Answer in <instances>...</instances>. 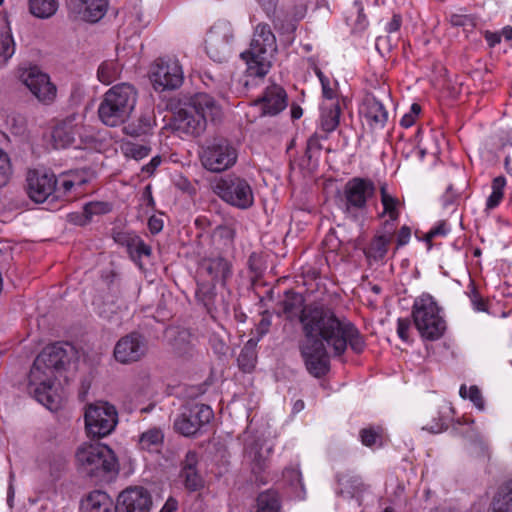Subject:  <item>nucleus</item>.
I'll return each mask as SVG.
<instances>
[{"label": "nucleus", "mask_w": 512, "mask_h": 512, "mask_svg": "<svg viewBox=\"0 0 512 512\" xmlns=\"http://www.w3.org/2000/svg\"><path fill=\"white\" fill-rule=\"evenodd\" d=\"M469 21L470 19L467 15L461 14H451L449 18V22L455 27L465 26Z\"/></svg>", "instance_id": "obj_61"}, {"label": "nucleus", "mask_w": 512, "mask_h": 512, "mask_svg": "<svg viewBox=\"0 0 512 512\" xmlns=\"http://www.w3.org/2000/svg\"><path fill=\"white\" fill-rule=\"evenodd\" d=\"M323 245L327 247L329 251H336L340 246V241L337 238L334 231H330L323 240Z\"/></svg>", "instance_id": "obj_55"}, {"label": "nucleus", "mask_w": 512, "mask_h": 512, "mask_svg": "<svg viewBox=\"0 0 512 512\" xmlns=\"http://www.w3.org/2000/svg\"><path fill=\"white\" fill-rule=\"evenodd\" d=\"M361 112L372 130H381L385 127L388 120V112L384 105L374 96L365 97Z\"/></svg>", "instance_id": "obj_23"}, {"label": "nucleus", "mask_w": 512, "mask_h": 512, "mask_svg": "<svg viewBox=\"0 0 512 512\" xmlns=\"http://www.w3.org/2000/svg\"><path fill=\"white\" fill-rule=\"evenodd\" d=\"M402 24V18L398 14H394L392 19L386 25V31L388 33L397 32Z\"/></svg>", "instance_id": "obj_59"}, {"label": "nucleus", "mask_w": 512, "mask_h": 512, "mask_svg": "<svg viewBox=\"0 0 512 512\" xmlns=\"http://www.w3.org/2000/svg\"><path fill=\"white\" fill-rule=\"evenodd\" d=\"M212 409L202 403L186 405L174 421L175 430L183 436L196 435L213 418Z\"/></svg>", "instance_id": "obj_13"}, {"label": "nucleus", "mask_w": 512, "mask_h": 512, "mask_svg": "<svg viewBox=\"0 0 512 512\" xmlns=\"http://www.w3.org/2000/svg\"><path fill=\"white\" fill-rule=\"evenodd\" d=\"M214 192L226 203L247 209L254 203L252 188L247 180L236 175L220 178L214 186Z\"/></svg>", "instance_id": "obj_9"}, {"label": "nucleus", "mask_w": 512, "mask_h": 512, "mask_svg": "<svg viewBox=\"0 0 512 512\" xmlns=\"http://www.w3.org/2000/svg\"><path fill=\"white\" fill-rule=\"evenodd\" d=\"M161 161L162 160L160 156H155L150 160L148 164H146L143 167L142 170L148 174H152L156 170V168L161 164Z\"/></svg>", "instance_id": "obj_63"}, {"label": "nucleus", "mask_w": 512, "mask_h": 512, "mask_svg": "<svg viewBox=\"0 0 512 512\" xmlns=\"http://www.w3.org/2000/svg\"><path fill=\"white\" fill-rule=\"evenodd\" d=\"M108 8V0H67V9L74 19L95 23L101 20Z\"/></svg>", "instance_id": "obj_19"}, {"label": "nucleus", "mask_w": 512, "mask_h": 512, "mask_svg": "<svg viewBox=\"0 0 512 512\" xmlns=\"http://www.w3.org/2000/svg\"><path fill=\"white\" fill-rule=\"evenodd\" d=\"M112 506L111 498L102 491H93L82 501L84 512H111Z\"/></svg>", "instance_id": "obj_26"}, {"label": "nucleus", "mask_w": 512, "mask_h": 512, "mask_svg": "<svg viewBox=\"0 0 512 512\" xmlns=\"http://www.w3.org/2000/svg\"><path fill=\"white\" fill-rule=\"evenodd\" d=\"M164 439V434L159 428H150L143 432L139 437L141 449L150 452L159 451Z\"/></svg>", "instance_id": "obj_29"}, {"label": "nucleus", "mask_w": 512, "mask_h": 512, "mask_svg": "<svg viewBox=\"0 0 512 512\" xmlns=\"http://www.w3.org/2000/svg\"><path fill=\"white\" fill-rule=\"evenodd\" d=\"M459 395L463 399H469L474 406L480 411L484 410L485 402L480 389L476 385H472L467 388L466 385H461L459 389Z\"/></svg>", "instance_id": "obj_39"}, {"label": "nucleus", "mask_w": 512, "mask_h": 512, "mask_svg": "<svg viewBox=\"0 0 512 512\" xmlns=\"http://www.w3.org/2000/svg\"><path fill=\"white\" fill-rule=\"evenodd\" d=\"M304 338L299 350L307 371L316 378L330 370L329 347L334 356H342L349 345L355 353L365 349V340L356 326L346 318H339L326 306L309 305L300 315Z\"/></svg>", "instance_id": "obj_1"}, {"label": "nucleus", "mask_w": 512, "mask_h": 512, "mask_svg": "<svg viewBox=\"0 0 512 512\" xmlns=\"http://www.w3.org/2000/svg\"><path fill=\"white\" fill-rule=\"evenodd\" d=\"M209 343L217 354H225L228 350L225 341L216 334L210 336Z\"/></svg>", "instance_id": "obj_53"}, {"label": "nucleus", "mask_w": 512, "mask_h": 512, "mask_svg": "<svg viewBox=\"0 0 512 512\" xmlns=\"http://www.w3.org/2000/svg\"><path fill=\"white\" fill-rule=\"evenodd\" d=\"M21 81L30 92L42 103L50 104L56 97V86L50 77L38 67H30L21 74Z\"/></svg>", "instance_id": "obj_17"}, {"label": "nucleus", "mask_w": 512, "mask_h": 512, "mask_svg": "<svg viewBox=\"0 0 512 512\" xmlns=\"http://www.w3.org/2000/svg\"><path fill=\"white\" fill-rule=\"evenodd\" d=\"M111 211V205L104 201H93L85 204L83 208L84 221L79 224L84 225L88 221L92 220L94 216L103 215Z\"/></svg>", "instance_id": "obj_36"}, {"label": "nucleus", "mask_w": 512, "mask_h": 512, "mask_svg": "<svg viewBox=\"0 0 512 512\" xmlns=\"http://www.w3.org/2000/svg\"><path fill=\"white\" fill-rule=\"evenodd\" d=\"M26 181L28 196L36 203L59 197L56 195L58 180L53 173L31 170L27 174Z\"/></svg>", "instance_id": "obj_15"}, {"label": "nucleus", "mask_w": 512, "mask_h": 512, "mask_svg": "<svg viewBox=\"0 0 512 512\" xmlns=\"http://www.w3.org/2000/svg\"><path fill=\"white\" fill-rule=\"evenodd\" d=\"M84 418L88 434L105 437L114 430L118 414L113 405L99 401L87 407Z\"/></svg>", "instance_id": "obj_11"}, {"label": "nucleus", "mask_w": 512, "mask_h": 512, "mask_svg": "<svg viewBox=\"0 0 512 512\" xmlns=\"http://www.w3.org/2000/svg\"><path fill=\"white\" fill-rule=\"evenodd\" d=\"M195 295L197 301L203 304L209 313H212L215 309V283L205 282L204 280L199 282Z\"/></svg>", "instance_id": "obj_30"}, {"label": "nucleus", "mask_w": 512, "mask_h": 512, "mask_svg": "<svg viewBox=\"0 0 512 512\" xmlns=\"http://www.w3.org/2000/svg\"><path fill=\"white\" fill-rule=\"evenodd\" d=\"M321 86L324 98L323 102H333L334 104H341L337 90L331 86L330 80H322Z\"/></svg>", "instance_id": "obj_49"}, {"label": "nucleus", "mask_w": 512, "mask_h": 512, "mask_svg": "<svg viewBox=\"0 0 512 512\" xmlns=\"http://www.w3.org/2000/svg\"><path fill=\"white\" fill-rule=\"evenodd\" d=\"M76 460L80 468L88 475L94 476L101 472H112L117 469L114 452L101 443H84L76 452Z\"/></svg>", "instance_id": "obj_7"}, {"label": "nucleus", "mask_w": 512, "mask_h": 512, "mask_svg": "<svg viewBox=\"0 0 512 512\" xmlns=\"http://www.w3.org/2000/svg\"><path fill=\"white\" fill-rule=\"evenodd\" d=\"M280 305L283 314L289 320H293L297 317L300 319L302 311L306 308L304 307L303 297L298 293L290 291L285 293L284 299L281 301Z\"/></svg>", "instance_id": "obj_27"}, {"label": "nucleus", "mask_w": 512, "mask_h": 512, "mask_svg": "<svg viewBox=\"0 0 512 512\" xmlns=\"http://www.w3.org/2000/svg\"><path fill=\"white\" fill-rule=\"evenodd\" d=\"M277 51L276 37L268 24H258L253 33L250 47L240 54L247 65L248 76L264 77L271 68Z\"/></svg>", "instance_id": "obj_5"}, {"label": "nucleus", "mask_w": 512, "mask_h": 512, "mask_svg": "<svg viewBox=\"0 0 512 512\" xmlns=\"http://www.w3.org/2000/svg\"><path fill=\"white\" fill-rule=\"evenodd\" d=\"M15 53L13 37L8 34L0 35V64L4 65Z\"/></svg>", "instance_id": "obj_41"}, {"label": "nucleus", "mask_w": 512, "mask_h": 512, "mask_svg": "<svg viewBox=\"0 0 512 512\" xmlns=\"http://www.w3.org/2000/svg\"><path fill=\"white\" fill-rule=\"evenodd\" d=\"M506 185L504 177H496L492 182V192L487 199L486 206L488 209H493L499 205L503 198V190Z\"/></svg>", "instance_id": "obj_40"}, {"label": "nucleus", "mask_w": 512, "mask_h": 512, "mask_svg": "<svg viewBox=\"0 0 512 512\" xmlns=\"http://www.w3.org/2000/svg\"><path fill=\"white\" fill-rule=\"evenodd\" d=\"M121 150L125 157L141 160L149 155L151 148L144 144L125 142L122 144Z\"/></svg>", "instance_id": "obj_37"}, {"label": "nucleus", "mask_w": 512, "mask_h": 512, "mask_svg": "<svg viewBox=\"0 0 512 512\" xmlns=\"http://www.w3.org/2000/svg\"><path fill=\"white\" fill-rule=\"evenodd\" d=\"M448 232V228L444 222H441L437 224L435 227H433L427 234L428 239H432L436 236H443L446 235Z\"/></svg>", "instance_id": "obj_58"}, {"label": "nucleus", "mask_w": 512, "mask_h": 512, "mask_svg": "<svg viewBox=\"0 0 512 512\" xmlns=\"http://www.w3.org/2000/svg\"><path fill=\"white\" fill-rule=\"evenodd\" d=\"M234 31L227 20L216 21L208 30L205 49L209 57L216 62H223L231 52Z\"/></svg>", "instance_id": "obj_12"}, {"label": "nucleus", "mask_w": 512, "mask_h": 512, "mask_svg": "<svg viewBox=\"0 0 512 512\" xmlns=\"http://www.w3.org/2000/svg\"><path fill=\"white\" fill-rule=\"evenodd\" d=\"M151 81L155 89L172 90L181 86L183 70L176 59H158L151 70Z\"/></svg>", "instance_id": "obj_14"}, {"label": "nucleus", "mask_w": 512, "mask_h": 512, "mask_svg": "<svg viewBox=\"0 0 512 512\" xmlns=\"http://www.w3.org/2000/svg\"><path fill=\"white\" fill-rule=\"evenodd\" d=\"M215 236L223 238L231 243L234 238V231L230 227L220 226L216 229Z\"/></svg>", "instance_id": "obj_57"}, {"label": "nucleus", "mask_w": 512, "mask_h": 512, "mask_svg": "<svg viewBox=\"0 0 512 512\" xmlns=\"http://www.w3.org/2000/svg\"><path fill=\"white\" fill-rule=\"evenodd\" d=\"M231 275V266L223 257L203 259L199 266V276L211 283L222 282Z\"/></svg>", "instance_id": "obj_22"}, {"label": "nucleus", "mask_w": 512, "mask_h": 512, "mask_svg": "<svg viewBox=\"0 0 512 512\" xmlns=\"http://www.w3.org/2000/svg\"><path fill=\"white\" fill-rule=\"evenodd\" d=\"M148 351L145 337L137 332L121 337L115 344L113 355L121 364H131L141 360Z\"/></svg>", "instance_id": "obj_16"}, {"label": "nucleus", "mask_w": 512, "mask_h": 512, "mask_svg": "<svg viewBox=\"0 0 512 512\" xmlns=\"http://www.w3.org/2000/svg\"><path fill=\"white\" fill-rule=\"evenodd\" d=\"M245 453L248 459L254 464L253 469L262 470L265 467L267 455L269 450L265 452L262 450V446L258 442L246 443Z\"/></svg>", "instance_id": "obj_35"}, {"label": "nucleus", "mask_w": 512, "mask_h": 512, "mask_svg": "<svg viewBox=\"0 0 512 512\" xmlns=\"http://www.w3.org/2000/svg\"><path fill=\"white\" fill-rule=\"evenodd\" d=\"M137 102V91L129 83L114 85L103 95L98 107V116L103 124L116 127L131 116Z\"/></svg>", "instance_id": "obj_4"}, {"label": "nucleus", "mask_w": 512, "mask_h": 512, "mask_svg": "<svg viewBox=\"0 0 512 512\" xmlns=\"http://www.w3.org/2000/svg\"><path fill=\"white\" fill-rule=\"evenodd\" d=\"M341 104L333 102H322L320 114V128L326 132H333L339 125Z\"/></svg>", "instance_id": "obj_25"}, {"label": "nucleus", "mask_w": 512, "mask_h": 512, "mask_svg": "<svg viewBox=\"0 0 512 512\" xmlns=\"http://www.w3.org/2000/svg\"><path fill=\"white\" fill-rule=\"evenodd\" d=\"M283 479L294 488H303L301 472L297 468H286L283 471Z\"/></svg>", "instance_id": "obj_48"}, {"label": "nucleus", "mask_w": 512, "mask_h": 512, "mask_svg": "<svg viewBox=\"0 0 512 512\" xmlns=\"http://www.w3.org/2000/svg\"><path fill=\"white\" fill-rule=\"evenodd\" d=\"M410 320L408 318H399L397 321V334L403 340L409 339Z\"/></svg>", "instance_id": "obj_54"}, {"label": "nucleus", "mask_w": 512, "mask_h": 512, "mask_svg": "<svg viewBox=\"0 0 512 512\" xmlns=\"http://www.w3.org/2000/svg\"><path fill=\"white\" fill-rule=\"evenodd\" d=\"M237 150L223 138L207 142L200 153V160L205 169L222 172L232 167L237 161Z\"/></svg>", "instance_id": "obj_10"}, {"label": "nucleus", "mask_w": 512, "mask_h": 512, "mask_svg": "<svg viewBox=\"0 0 512 512\" xmlns=\"http://www.w3.org/2000/svg\"><path fill=\"white\" fill-rule=\"evenodd\" d=\"M58 0H29L31 14L40 19L52 17L58 10Z\"/></svg>", "instance_id": "obj_28"}, {"label": "nucleus", "mask_w": 512, "mask_h": 512, "mask_svg": "<svg viewBox=\"0 0 512 512\" xmlns=\"http://www.w3.org/2000/svg\"><path fill=\"white\" fill-rule=\"evenodd\" d=\"M148 227L152 234H157L163 228V221L156 216H151L148 220Z\"/></svg>", "instance_id": "obj_60"}, {"label": "nucleus", "mask_w": 512, "mask_h": 512, "mask_svg": "<svg viewBox=\"0 0 512 512\" xmlns=\"http://www.w3.org/2000/svg\"><path fill=\"white\" fill-rule=\"evenodd\" d=\"M139 128H136L135 123H130L124 127V132L127 135L138 137L146 134L151 129V118L149 116H141L138 119Z\"/></svg>", "instance_id": "obj_42"}, {"label": "nucleus", "mask_w": 512, "mask_h": 512, "mask_svg": "<svg viewBox=\"0 0 512 512\" xmlns=\"http://www.w3.org/2000/svg\"><path fill=\"white\" fill-rule=\"evenodd\" d=\"M381 194V203L383 205V213L382 215H388L389 219L387 221L392 222L393 224L399 218V200L387 192L386 185H382L380 188Z\"/></svg>", "instance_id": "obj_31"}, {"label": "nucleus", "mask_w": 512, "mask_h": 512, "mask_svg": "<svg viewBox=\"0 0 512 512\" xmlns=\"http://www.w3.org/2000/svg\"><path fill=\"white\" fill-rule=\"evenodd\" d=\"M74 347L69 343L57 342L45 347L36 357L29 374V392L47 409L57 410L62 396L55 386L57 374L74 356Z\"/></svg>", "instance_id": "obj_2"}, {"label": "nucleus", "mask_w": 512, "mask_h": 512, "mask_svg": "<svg viewBox=\"0 0 512 512\" xmlns=\"http://www.w3.org/2000/svg\"><path fill=\"white\" fill-rule=\"evenodd\" d=\"M412 318L420 336L425 340L436 341L446 331V321L441 315V308L429 293H422L415 298Z\"/></svg>", "instance_id": "obj_6"}, {"label": "nucleus", "mask_w": 512, "mask_h": 512, "mask_svg": "<svg viewBox=\"0 0 512 512\" xmlns=\"http://www.w3.org/2000/svg\"><path fill=\"white\" fill-rule=\"evenodd\" d=\"M321 149V145H320V138L317 134H313L312 136L309 137L308 141H307V150H306V153H311L312 150H320Z\"/></svg>", "instance_id": "obj_62"}, {"label": "nucleus", "mask_w": 512, "mask_h": 512, "mask_svg": "<svg viewBox=\"0 0 512 512\" xmlns=\"http://www.w3.org/2000/svg\"><path fill=\"white\" fill-rule=\"evenodd\" d=\"M120 72L121 67L118 63L115 61H105L97 70V78L101 83L109 85L119 77Z\"/></svg>", "instance_id": "obj_34"}, {"label": "nucleus", "mask_w": 512, "mask_h": 512, "mask_svg": "<svg viewBox=\"0 0 512 512\" xmlns=\"http://www.w3.org/2000/svg\"><path fill=\"white\" fill-rule=\"evenodd\" d=\"M411 238V229L409 226L404 225L400 228L396 235V249L407 245Z\"/></svg>", "instance_id": "obj_52"}, {"label": "nucleus", "mask_w": 512, "mask_h": 512, "mask_svg": "<svg viewBox=\"0 0 512 512\" xmlns=\"http://www.w3.org/2000/svg\"><path fill=\"white\" fill-rule=\"evenodd\" d=\"M221 117V108L214 98L206 93L195 94L174 117L175 130L192 136L202 134L208 121Z\"/></svg>", "instance_id": "obj_3"}, {"label": "nucleus", "mask_w": 512, "mask_h": 512, "mask_svg": "<svg viewBox=\"0 0 512 512\" xmlns=\"http://www.w3.org/2000/svg\"><path fill=\"white\" fill-rule=\"evenodd\" d=\"M83 129V116L71 114L56 125L52 136L59 146L66 147L75 142L76 136L82 135Z\"/></svg>", "instance_id": "obj_21"}, {"label": "nucleus", "mask_w": 512, "mask_h": 512, "mask_svg": "<svg viewBox=\"0 0 512 512\" xmlns=\"http://www.w3.org/2000/svg\"><path fill=\"white\" fill-rule=\"evenodd\" d=\"M395 235V225L390 221H384L383 226L372 238L365 255L369 260L381 261L389 251L390 244Z\"/></svg>", "instance_id": "obj_20"}, {"label": "nucleus", "mask_w": 512, "mask_h": 512, "mask_svg": "<svg viewBox=\"0 0 512 512\" xmlns=\"http://www.w3.org/2000/svg\"><path fill=\"white\" fill-rule=\"evenodd\" d=\"M152 497L149 491L140 486L128 487L123 490L115 505V512H149Z\"/></svg>", "instance_id": "obj_18"}, {"label": "nucleus", "mask_w": 512, "mask_h": 512, "mask_svg": "<svg viewBox=\"0 0 512 512\" xmlns=\"http://www.w3.org/2000/svg\"><path fill=\"white\" fill-rule=\"evenodd\" d=\"M360 437L363 445L371 447L377 443L380 433L374 428L369 427L361 430Z\"/></svg>", "instance_id": "obj_51"}, {"label": "nucleus", "mask_w": 512, "mask_h": 512, "mask_svg": "<svg viewBox=\"0 0 512 512\" xmlns=\"http://www.w3.org/2000/svg\"><path fill=\"white\" fill-rule=\"evenodd\" d=\"M85 180L72 178L71 176L63 177L56 186V195L62 193L63 195L71 192L75 187H81Z\"/></svg>", "instance_id": "obj_46"}, {"label": "nucleus", "mask_w": 512, "mask_h": 512, "mask_svg": "<svg viewBox=\"0 0 512 512\" xmlns=\"http://www.w3.org/2000/svg\"><path fill=\"white\" fill-rule=\"evenodd\" d=\"M178 509V502L173 498H168L160 512H176Z\"/></svg>", "instance_id": "obj_64"}, {"label": "nucleus", "mask_w": 512, "mask_h": 512, "mask_svg": "<svg viewBox=\"0 0 512 512\" xmlns=\"http://www.w3.org/2000/svg\"><path fill=\"white\" fill-rule=\"evenodd\" d=\"M181 477L184 479L185 487L191 491H196L202 487L203 481L196 469L182 470Z\"/></svg>", "instance_id": "obj_45"}, {"label": "nucleus", "mask_w": 512, "mask_h": 512, "mask_svg": "<svg viewBox=\"0 0 512 512\" xmlns=\"http://www.w3.org/2000/svg\"><path fill=\"white\" fill-rule=\"evenodd\" d=\"M256 512H280L278 493L271 490L260 493L257 498Z\"/></svg>", "instance_id": "obj_32"}, {"label": "nucleus", "mask_w": 512, "mask_h": 512, "mask_svg": "<svg viewBox=\"0 0 512 512\" xmlns=\"http://www.w3.org/2000/svg\"><path fill=\"white\" fill-rule=\"evenodd\" d=\"M127 248L130 255L135 258L151 255V247L143 242V240L136 235L127 238Z\"/></svg>", "instance_id": "obj_38"}, {"label": "nucleus", "mask_w": 512, "mask_h": 512, "mask_svg": "<svg viewBox=\"0 0 512 512\" xmlns=\"http://www.w3.org/2000/svg\"><path fill=\"white\" fill-rule=\"evenodd\" d=\"M256 104L261 106L264 114L276 115L286 108L287 94L282 87L272 85L266 88L263 96L256 101Z\"/></svg>", "instance_id": "obj_24"}, {"label": "nucleus", "mask_w": 512, "mask_h": 512, "mask_svg": "<svg viewBox=\"0 0 512 512\" xmlns=\"http://www.w3.org/2000/svg\"><path fill=\"white\" fill-rule=\"evenodd\" d=\"M467 296L469 297L473 309L478 312H486L487 304L485 300L480 296L474 282L471 280L467 287Z\"/></svg>", "instance_id": "obj_43"}, {"label": "nucleus", "mask_w": 512, "mask_h": 512, "mask_svg": "<svg viewBox=\"0 0 512 512\" xmlns=\"http://www.w3.org/2000/svg\"><path fill=\"white\" fill-rule=\"evenodd\" d=\"M490 512H512V489L507 486L499 489Z\"/></svg>", "instance_id": "obj_33"}, {"label": "nucleus", "mask_w": 512, "mask_h": 512, "mask_svg": "<svg viewBox=\"0 0 512 512\" xmlns=\"http://www.w3.org/2000/svg\"><path fill=\"white\" fill-rule=\"evenodd\" d=\"M238 365L244 372H251L255 367L256 356L252 349L244 348L238 356Z\"/></svg>", "instance_id": "obj_44"}, {"label": "nucleus", "mask_w": 512, "mask_h": 512, "mask_svg": "<svg viewBox=\"0 0 512 512\" xmlns=\"http://www.w3.org/2000/svg\"><path fill=\"white\" fill-rule=\"evenodd\" d=\"M197 462H198L197 454L193 451H189L186 454L185 460L183 462L182 470L196 469Z\"/></svg>", "instance_id": "obj_56"}, {"label": "nucleus", "mask_w": 512, "mask_h": 512, "mask_svg": "<svg viewBox=\"0 0 512 512\" xmlns=\"http://www.w3.org/2000/svg\"><path fill=\"white\" fill-rule=\"evenodd\" d=\"M421 112V107L417 103H413L410 107V111L403 115L401 118L400 124L401 126L405 128L411 127L414 123L416 118Z\"/></svg>", "instance_id": "obj_50"}, {"label": "nucleus", "mask_w": 512, "mask_h": 512, "mask_svg": "<svg viewBox=\"0 0 512 512\" xmlns=\"http://www.w3.org/2000/svg\"><path fill=\"white\" fill-rule=\"evenodd\" d=\"M12 173L8 155L0 149V186L5 185Z\"/></svg>", "instance_id": "obj_47"}, {"label": "nucleus", "mask_w": 512, "mask_h": 512, "mask_svg": "<svg viewBox=\"0 0 512 512\" xmlns=\"http://www.w3.org/2000/svg\"><path fill=\"white\" fill-rule=\"evenodd\" d=\"M374 194L375 185L371 180L360 177L350 179L343 189L342 211L348 218L357 220Z\"/></svg>", "instance_id": "obj_8"}]
</instances>
